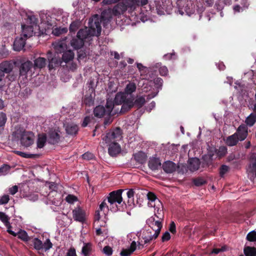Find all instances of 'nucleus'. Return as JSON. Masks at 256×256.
Returning a JSON list of instances; mask_svg holds the SVG:
<instances>
[{"label": "nucleus", "mask_w": 256, "mask_h": 256, "mask_svg": "<svg viewBox=\"0 0 256 256\" xmlns=\"http://www.w3.org/2000/svg\"><path fill=\"white\" fill-rule=\"evenodd\" d=\"M88 26V30L86 28L80 29L78 31L76 37L72 40L70 45L74 49L80 48L84 46V40L89 36H99L100 35L102 27H100L98 20H96L94 22L92 20H89Z\"/></svg>", "instance_id": "f257e3e1"}, {"label": "nucleus", "mask_w": 256, "mask_h": 256, "mask_svg": "<svg viewBox=\"0 0 256 256\" xmlns=\"http://www.w3.org/2000/svg\"><path fill=\"white\" fill-rule=\"evenodd\" d=\"M116 104L122 105L120 112L125 114L130 110L133 107L137 108H141L146 102L145 98L143 96H138L134 100V98L126 97L125 94H116L115 96Z\"/></svg>", "instance_id": "f03ea898"}, {"label": "nucleus", "mask_w": 256, "mask_h": 256, "mask_svg": "<svg viewBox=\"0 0 256 256\" xmlns=\"http://www.w3.org/2000/svg\"><path fill=\"white\" fill-rule=\"evenodd\" d=\"M124 190V189H119L110 192L108 196V201L110 204V208L114 212H124V206H122L123 198L122 193Z\"/></svg>", "instance_id": "7ed1b4c3"}, {"label": "nucleus", "mask_w": 256, "mask_h": 256, "mask_svg": "<svg viewBox=\"0 0 256 256\" xmlns=\"http://www.w3.org/2000/svg\"><path fill=\"white\" fill-rule=\"evenodd\" d=\"M118 104L115 102V98L114 100L112 99L108 98L106 106L99 105L96 106L94 110V114L96 117L102 118L104 116H114L116 114L118 113V110L113 112V110L116 106Z\"/></svg>", "instance_id": "20e7f679"}, {"label": "nucleus", "mask_w": 256, "mask_h": 256, "mask_svg": "<svg viewBox=\"0 0 256 256\" xmlns=\"http://www.w3.org/2000/svg\"><path fill=\"white\" fill-rule=\"evenodd\" d=\"M12 136L16 138L20 139L22 146L28 147L34 143V134L32 132H26L23 128H19L12 133Z\"/></svg>", "instance_id": "39448f33"}, {"label": "nucleus", "mask_w": 256, "mask_h": 256, "mask_svg": "<svg viewBox=\"0 0 256 256\" xmlns=\"http://www.w3.org/2000/svg\"><path fill=\"white\" fill-rule=\"evenodd\" d=\"M122 130L120 128L118 127L114 129H111L105 135H104L102 140L106 143L112 142H117L120 140L122 138Z\"/></svg>", "instance_id": "423d86ee"}, {"label": "nucleus", "mask_w": 256, "mask_h": 256, "mask_svg": "<svg viewBox=\"0 0 256 256\" xmlns=\"http://www.w3.org/2000/svg\"><path fill=\"white\" fill-rule=\"evenodd\" d=\"M136 8L134 2H120L117 4L112 8V13L114 16H118L123 14L128 8L130 10H134Z\"/></svg>", "instance_id": "0eeeda50"}, {"label": "nucleus", "mask_w": 256, "mask_h": 256, "mask_svg": "<svg viewBox=\"0 0 256 256\" xmlns=\"http://www.w3.org/2000/svg\"><path fill=\"white\" fill-rule=\"evenodd\" d=\"M146 224L155 232L154 237H158L162 227V218L154 214L146 220Z\"/></svg>", "instance_id": "6e6552de"}, {"label": "nucleus", "mask_w": 256, "mask_h": 256, "mask_svg": "<svg viewBox=\"0 0 256 256\" xmlns=\"http://www.w3.org/2000/svg\"><path fill=\"white\" fill-rule=\"evenodd\" d=\"M155 6H150V10L152 12H156L158 15H164L165 12L169 13L171 9V4L168 6L166 2L163 1H154Z\"/></svg>", "instance_id": "1a4fd4ad"}, {"label": "nucleus", "mask_w": 256, "mask_h": 256, "mask_svg": "<svg viewBox=\"0 0 256 256\" xmlns=\"http://www.w3.org/2000/svg\"><path fill=\"white\" fill-rule=\"evenodd\" d=\"M14 64V62L12 60H6L0 64V90L5 85V82L3 81L4 72H8L12 70Z\"/></svg>", "instance_id": "9d476101"}, {"label": "nucleus", "mask_w": 256, "mask_h": 256, "mask_svg": "<svg viewBox=\"0 0 256 256\" xmlns=\"http://www.w3.org/2000/svg\"><path fill=\"white\" fill-rule=\"evenodd\" d=\"M134 194L135 191L132 188L129 189L127 192L126 195L128 200L126 202V203L125 202L123 201L122 204V206H124V211H125L126 210H130L136 206V204L134 202Z\"/></svg>", "instance_id": "9b49d317"}, {"label": "nucleus", "mask_w": 256, "mask_h": 256, "mask_svg": "<svg viewBox=\"0 0 256 256\" xmlns=\"http://www.w3.org/2000/svg\"><path fill=\"white\" fill-rule=\"evenodd\" d=\"M112 19V14L110 10H104L101 14L100 18L98 14H96L93 18H90L89 20H93L94 22L98 20L100 22V26H101V22L103 23L104 26L109 23Z\"/></svg>", "instance_id": "f8f14e48"}, {"label": "nucleus", "mask_w": 256, "mask_h": 256, "mask_svg": "<svg viewBox=\"0 0 256 256\" xmlns=\"http://www.w3.org/2000/svg\"><path fill=\"white\" fill-rule=\"evenodd\" d=\"M32 68H33V63L30 60H27L22 63L19 68L20 76H24L27 78V74L28 72H32Z\"/></svg>", "instance_id": "ddd939ff"}, {"label": "nucleus", "mask_w": 256, "mask_h": 256, "mask_svg": "<svg viewBox=\"0 0 256 256\" xmlns=\"http://www.w3.org/2000/svg\"><path fill=\"white\" fill-rule=\"evenodd\" d=\"M73 218L74 220L84 222L86 220V211L80 206H78L72 210Z\"/></svg>", "instance_id": "4468645a"}, {"label": "nucleus", "mask_w": 256, "mask_h": 256, "mask_svg": "<svg viewBox=\"0 0 256 256\" xmlns=\"http://www.w3.org/2000/svg\"><path fill=\"white\" fill-rule=\"evenodd\" d=\"M136 66L140 72L142 79L150 80L152 78V74L150 72V68L144 66L141 63H136Z\"/></svg>", "instance_id": "2eb2a0df"}, {"label": "nucleus", "mask_w": 256, "mask_h": 256, "mask_svg": "<svg viewBox=\"0 0 256 256\" xmlns=\"http://www.w3.org/2000/svg\"><path fill=\"white\" fill-rule=\"evenodd\" d=\"M48 140L49 144H55L60 141V136L56 130H50L48 133Z\"/></svg>", "instance_id": "dca6fc26"}, {"label": "nucleus", "mask_w": 256, "mask_h": 256, "mask_svg": "<svg viewBox=\"0 0 256 256\" xmlns=\"http://www.w3.org/2000/svg\"><path fill=\"white\" fill-rule=\"evenodd\" d=\"M10 218L4 212H0V220L4 224L5 226L7 228V232L13 236H16V234L14 231L12 230L10 228L12 226L10 222Z\"/></svg>", "instance_id": "f3484780"}, {"label": "nucleus", "mask_w": 256, "mask_h": 256, "mask_svg": "<svg viewBox=\"0 0 256 256\" xmlns=\"http://www.w3.org/2000/svg\"><path fill=\"white\" fill-rule=\"evenodd\" d=\"M54 48L56 54L64 53L67 50V44L65 40L55 42L52 43Z\"/></svg>", "instance_id": "a211bd4d"}, {"label": "nucleus", "mask_w": 256, "mask_h": 256, "mask_svg": "<svg viewBox=\"0 0 256 256\" xmlns=\"http://www.w3.org/2000/svg\"><path fill=\"white\" fill-rule=\"evenodd\" d=\"M234 134H236L240 141L244 140L248 136V128L244 124L240 125Z\"/></svg>", "instance_id": "6ab92c4d"}, {"label": "nucleus", "mask_w": 256, "mask_h": 256, "mask_svg": "<svg viewBox=\"0 0 256 256\" xmlns=\"http://www.w3.org/2000/svg\"><path fill=\"white\" fill-rule=\"evenodd\" d=\"M108 148V152L112 156H116L120 152L121 148L120 145L117 142H110Z\"/></svg>", "instance_id": "aec40b11"}, {"label": "nucleus", "mask_w": 256, "mask_h": 256, "mask_svg": "<svg viewBox=\"0 0 256 256\" xmlns=\"http://www.w3.org/2000/svg\"><path fill=\"white\" fill-rule=\"evenodd\" d=\"M94 252V246L91 242H84L81 251L83 256H90Z\"/></svg>", "instance_id": "412c9836"}, {"label": "nucleus", "mask_w": 256, "mask_h": 256, "mask_svg": "<svg viewBox=\"0 0 256 256\" xmlns=\"http://www.w3.org/2000/svg\"><path fill=\"white\" fill-rule=\"evenodd\" d=\"M48 68L50 70L54 69L60 66L62 63L61 58L56 56V55L54 56L51 58H48Z\"/></svg>", "instance_id": "4be33fe9"}, {"label": "nucleus", "mask_w": 256, "mask_h": 256, "mask_svg": "<svg viewBox=\"0 0 256 256\" xmlns=\"http://www.w3.org/2000/svg\"><path fill=\"white\" fill-rule=\"evenodd\" d=\"M22 36L16 38L14 42V50L16 51H20L24 46L26 44V40Z\"/></svg>", "instance_id": "5701e85b"}, {"label": "nucleus", "mask_w": 256, "mask_h": 256, "mask_svg": "<svg viewBox=\"0 0 256 256\" xmlns=\"http://www.w3.org/2000/svg\"><path fill=\"white\" fill-rule=\"evenodd\" d=\"M162 167L166 173L170 174L176 170V166L175 163L172 161H167L163 164Z\"/></svg>", "instance_id": "b1692460"}, {"label": "nucleus", "mask_w": 256, "mask_h": 256, "mask_svg": "<svg viewBox=\"0 0 256 256\" xmlns=\"http://www.w3.org/2000/svg\"><path fill=\"white\" fill-rule=\"evenodd\" d=\"M47 64L46 58L42 57H38L34 60L33 64V68L36 69H42L46 67Z\"/></svg>", "instance_id": "393cba45"}, {"label": "nucleus", "mask_w": 256, "mask_h": 256, "mask_svg": "<svg viewBox=\"0 0 256 256\" xmlns=\"http://www.w3.org/2000/svg\"><path fill=\"white\" fill-rule=\"evenodd\" d=\"M136 84L134 83L130 82L126 86L124 90V92H120L118 94H125L126 97L127 98H132V96L131 94L136 91Z\"/></svg>", "instance_id": "a878e982"}, {"label": "nucleus", "mask_w": 256, "mask_h": 256, "mask_svg": "<svg viewBox=\"0 0 256 256\" xmlns=\"http://www.w3.org/2000/svg\"><path fill=\"white\" fill-rule=\"evenodd\" d=\"M161 162L159 158H150L148 166L149 168L152 170H156L161 166Z\"/></svg>", "instance_id": "bb28decb"}, {"label": "nucleus", "mask_w": 256, "mask_h": 256, "mask_svg": "<svg viewBox=\"0 0 256 256\" xmlns=\"http://www.w3.org/2000/svg\"><path fill=\"white\" fill-rule=\"evenodd\" d=\"M22 36L26 38H30L32 36L34 28L32 26H26L23 24L22 26Z\"/></svg>", "instance_id": "cd10ccee"}, {"label": "nucleus", "mask_w": 256, "mask_h": 256, "mask_svg": "<svg viewBox=\"0 0 256 256\" xmlns=\"http://www.w3.org/2000/svg\"><path fill=\"white\" fill-rule=\"evenodd\" d=\"M200 164V160L196 158L190 159L188 162V168L192 172L198 170Z\"/></svg>", "instance_id": "c85d7f7f"}, {"label": "nucleus", "mask_w": 256, "mask_h": 256, "mask_svg": "<svg viewBox=\"0 0 256 256\" xmlns=\"http://www.w3.org/2000/svg\"><path fill=\"white\" fill-rule=\"evenodd\" d=\"M134 160L139 164H143L147 160V156L144 152L140 151L134 154Z\"/></svg>", "instance_id": "c756f323"}, {"label": "nucleus", "mask_w": 256, "mask_h": 256, "mask_svg": "<svg viewBox=\"0 0 256 256\" xmlns=\"http://www.w3.org/2000/svg\"><path fill=\"white\" fill-rule=\"evenodd\" d=\"M79 128L77 124H68L66 127V130L68 134L76 136L78 131Z\"/></svg>", "instance_id": "7c9ffc66"}, {"label": "nucleus", "mask_w": 256, "mask_h": 256, "mask_svg": "<svg viewBox=\"0 0 256 256\" xmlns=\"http://www.w3.org/2000/svg\"><path fill=\"white\" fill-rule=\"evenodd\" d=\"M74 52L71 50H66L64 52L61 58L62 62H64L65 63H68L69 62L72 60L74 58Z\"/></svg>", "instance_id": "2f4dec72"}, {"label": "nucleus", "mask_w": 256, "mask_h": 256, "mask_svg": "<svg viewBox=\"0 0 256 256\" xmlns=\"http://www.w3.org/2000/svg\"><path fill=\"white\" fill-rule=\"evenodd\" d=\"M240 140L236 134H233L227 137L226 143L228 146H232L237 144Z\"/></svg>", "instance_id": "473e14b6"}, {"label": "nucleus", "mask_w": 256, "mask_h": 256, "mask_svg": "<svg viewBox=\"0 0 256 256\" xmlns=\"http://www.w3.org/2000/svg\"><path fill=\"white\" fill-rule=\"evenodd\" d=\"M47 136L46 134H38L37 140V146L38 148H42L46 143Z\"/></svg>", "instance_id": "72a5a7b5"}, {"label": "nucleus", "mask_w": 256, "mask_h": 256, "mask_svg": "<svg viewBox=\"0 0 256 256\" xmlns=\"http://www.w3.org/2000/svg\"><path fill=\"white\" fill-rule=\"evenodd\" d=\"M214 154H204L202 158V165L203 166H208L210 164H212V156Z\"/></svg>", "instance_id": "f704fd0d"}, {"label": "nucleus", "mask_w": 256, "mask_h": 256, "mask_svg": "<svg viewBox=\"0 0 256 256\" xmlns=\"http://www.w3.org/2000/svg\"><path fill=\"white\" fill-rule=\"evenodd\" d=\"M5 74H7L6 79L8 82V84H10V82L15 81L18 78V73L13 70V69L10 70L8 72H4Z\"/></svg>", "instance_id": "c9c22d12"}, {"label": "nucleus", "mask_w": 256, "mask_h": 256, "mask_svg": "<svg viewBox=\"0 0 256 256\" xmlns=\"http://www.w3.org/2000/svg\"><path fill=\"white\" fill-rule=\"evenodd\" d=\"M155 236V232L154 234H152L151 232H148L146 230V232L143 234V239L144 240V243L148 244L150 243L152 240H156L158 237Z\"/></svg>", "instance_id": "e433bc0d"}, {"label": "nucleus", "mask_w": 256, "mask_h": 256, "mask_svg": "<svg viewBox=\"0 0 256 256\" xmlns=\"http://www.w3.org/2000/svg\"><path fill=\"white\" fill-rule=\"evenodd\" d=\"M244 252L246 256H256V248L246 246L244 248Z\"/></svg>", "instance_id": "4c0bfd02"}, {"label": "nucleus", "mask_w": 256, "mask_h": 256, "mask_svg": "<svg viewBox=\"0 0 256 256\" xmlns=\"http://www.w3.org/2000/svg\"><path fill=\"white\" fill-rule=\"evenodd\" d=\"M32 245L34 246V248L37 250H42V242L38 238H36L32 240Z\"/></svg>", "instance_id": "58836bf2"}, {"label": "nucleus", "mask_w": 256, "mask_h": 256, "mask_svg": "<svg viewBox=\"0 0 256 256\" xmlns=\"http://www.w3.org/2000/svg\"><path fill=\"white\" fill-rule=\"evenodd\" d=\"M18 238L23 240L24 242H28L30 240V238L28 235L27 232L20 230L18 233H16Z\"/></svg>", "instance_id": "ea45409f"}, {"label": "nucleus", "mask_w": 256, "mask_h": 256, "mask_svg": "<svg viewBox=\"0 0 256 256\" xmlns=\"http://www.w3.org/2000/svg\"><path fill=\"white\" fill-rule=\"evenodd\" d=\"M256 122V115L251 114L246 120V123L247 126H252Z\"/></svg>", "instance_id": "a19ab883"}, {"label": "nucleus", "mask_w": 256, "mask_h": 256, "mask_svg": "<svg viewBox=\"0 0 256 256\" xmlns=\"http://www.w3.org/2000/svg\"><path fill=\"white\" fill-rule=\"evenodd\" d=\"M227 148L225 146H221L216 150L217 156L220 158L224 156L227 153Z\"/></svg>", "instance_id": "79ce46f5"}, {"label": "nucleus", "mask_w": 256, "mask_h": 256, "mask_svg": "<svg viewBox=\"0 0 256 256\" xmlns=\"http://www.w3.org/2000/svg\"><path fill=\"white\" fill-rule=\"evenodd\" d=\"M83 102L86 106H90L93 105L94 100L91 94L90 96L86 95L84 97Z\"/></svg>", "instance_id": "37998d69"}, {"label": "nucleus", "mask_w": 256, "mask_h": 256, "mask_svg": "<svg viewBox=\"0 0 256 256\" xmlns=\"http://www.w3.org/2000/svg\"><path fill=\"white\" fill-rule=\"evenodd\" d=\"M10 169V166L8 164H3L0 168V176L7 174Z\"/></svg>", "instance_id": "c03bdc74"}, {"label": "nucleus", "mask_w": 256, "mask_h": 256, "mask_svg": "<svg viewBox=\"0 0 256 256\" xmlns=\"http://www.w3.org/2000/svg\"><path fill=\"white\" fill-rule=\"evenodd\" d=\"M68 29L66 28H56L52 30V34L56 36H59L60 34L66 33Z\"/></svg>", "instance_id": "a18cd8bd"}, {"label": "nucleus", "mask_w": 256, "mask_h": 256, "mask_svg": "<svg viewBox=\"0 0 256 256\" xmlns=\"http://www.w3.org/2000/svg\"><path fill=\"white\" fill-rule=\"evenodd\" d=\"M80 26V24L78 22L74 21L72 22L70 26L69 30L70 32H75L78 30Z\"/></svg>", "instance_id": "49530a36"}, {"label": "nucleus", "mask_w": 256, "mask_h": 256, "mask_svg": "<svg viewBox=\"0 0 256 256\" xmlns=\"http://www.w3.org/2000/svg\"><path fill=\"white\" fill-rule=\"evenodd\" d=\"M229 167L225 164H222L219 168V174L220 177L224 176L229 170Z\"/></svg>", "instance_id": "de8ad7c7"}, {"label": "nucleus", "mask_w": 256, "mask_h": 256, "mask_svg": "<svg viewBox=\"0 0 256 256\" xmlns=\"http://www.w3.org/2000/svg\"><path fill=\"white\" fill-rule=\"evenodd\" d=\"M193 182L196 186H200L204 184L206 182L202 178H198L193 180Z\"/></svg>", "instance_id": "09e8293b"}, {"label": "nucleus", "mask_w": 256, "mask_h": 256, "mask_svg": "<svg viewBox=\"0 0 256 256\" xmlns=\"http://www.w3.org/2000/svg\"><path fill=\"white\" fill-rule=\"evenodd\" d=\"M246 240L250 242H256V232L253 230L247 234Z\"/></svg>", "instance_id": "8fccbe9b"}, {"label": "nucleus", "mask_w": 256, "mask_h": 256, "mask_svg": "<svg viewBox=\"0 0 256 256\" xmlns=\"http://www.w3.org/2000/svg\"><path fill=\"white\" fill-rule=\"evenodd\" d=\"M87 56V52L85 50H80L78 51V60H82Z\"/></svg>", "instance_id": "3c124183"}, {"label": "nucleus", "mask_w": 256, "mask_h": 256, "mask_svg": "<svg viewBox=\"0 0 256 256\" xmlns=\"http://www.w3.org/2000/svg\"><path fill=\"white\" fill-rule=\"evenodd\" d=\"M16 154L25 158H34L36 156V154H26L20 151H16Z\"/></svg>", "instance_id": "603ef678"}, {"label": "nucleus", "mask_w": 256, "mask_h": 256, "mask_svg": "<svg viewBox=\"0 0 256 256\" xmlns=\"http://www.w3.org/2000/svg\"><path fill=\"white\" fill-rule=\"evenodd\" d=\"M52 246V244L51 242L50 239H47L44 243H42V250H44L46 251L50 250Z\"/></svg>", "instance_id": "864d4df0"}, {"label": "nucleus", "mask_w": 256, "mask_h": 256, "mask_svg": "<svg viewBox=\"0 0 256 256\" xmlns=\"http://www.w3.org/2000/svg\"><path fill=\"white\" fill-rule=\"evenodd\" d=\"M112 252L113 250L112 248L108 246H105L102 250V252L106 256H110L112 254Z\"/></svg>", "instance_id": "5fc2aeb1"}, {"label": "nucleus", "mask_w": 256, "mask_h": 256, "mask_svg": "<svg viewBox=\"0 0 256 256\" xmlns=\"http://www.w3.org/2000/svg\"><path fill=\"white\" fill-rule=\"evenodd\" d=\"M66 200L70 204H72L78 200V198L74 195L68 194L66 198Z\"/></svg>", "instance_id": "6e6d98bb"}, {"label": "nucleus", "mask_w": 256, "mask_h": 256, "mask_svg": "<svg viewBox=\"0 0 256 256\" xmlns=\"http://www.w3.org/2000/svg\"><path fill=\"white\" fill-rule=\"evenodd\" d=\"M154 83L158 89H161L163 84V80L160 78H156L154 79Z\"/></svg>", "instance_id": "4d7b16f0"}, {"label": "nucleus", "mask_w": 256, "mask_h": 256, "mask_svg": "<svg viewBox=\"0 0 256 256\" xmlns=\"http://www.w3.org/2000/svg\"><path fill=\"white\" fill-rule=\"evenodd\" d=\"M92 119V117L90 116H86L84 118L82 122V128L86 127L88 124L91 122Z\"/></svg>", "instance_id": "13d9d810"}, {"label": "nucleus", "mask_w": 256, "mask_h": 256, "mask_svg": "<svg viewBox=\"0 0 256 256\" xmlns=\"http://www.w3.org/2000/svg\"><path fill=\"white\" fill-rule=\"evenodd\" d=\"M168 69L166 66H160V65L159 72L162 76H166L168 74Z\"/></svg>", "instance_id": "bf43d9fd"}, {"label": "nucleus", "mask_w": 256, "mask_h": 256, "mask_svg": "<svg viewBox=\"0 0 256 256\" xmlns=\"http://www.w3.org/2000/svg\"><path fill=\"white\" fill-rule=\"evenodd\" d=\"M6 120V114L2 112H0V126H2L4 125Z\"/></svg>", "instance_id": "052dcab7"}, {"label": "nucleus", "mask_w": 256, "mask_h": 256, "mask_svg": "<svg viewBox=\"0 0 256 256\" xmlns=\"http://www.w3.org/2000/svg\"><path fill=\"white\" fill-rule=\"evenodd\" d=\"M10 200L9 196L4 194L0 198V205L7 204Z\"/></svg>", "instance_id": "680f3d73"}, {"label": "nucleus", "mask_w": 256, "mask_h": 256, "mask_svg": "<svg viewBox=\"0 0 256 256\" xmlns=\"http://www.w3.org/2000/svg\"><path fill=\"white\" fill-rule=\"evenodd\" d=\"M82 157L84 160H90L93 159L94 155L90 152H86L82 155Z\"/></svg>", "instance_id": "e2e57ef3"}, {"label": "nucleus", "mask_w": 256, "mask_h": 256, "mask_svg": "<svg viewBox=\"0 0 256 256\" xmlns=\"http://www.w3.org/2000/svg\"><path fill=\"white\" fill-rule=\"evenodd\" d=\"M147 197L148 199L152 202H154L157 199L156 194L154 192H150L148 193Z\"/></svg>", "instance_id": "0e129e2a"}, {"label": "nucleus", "mask_w": 256, "mask_h": 256, "mask_svg": "<svg viewBox=\"0 0 256 256\" xmlns=\"http://www.w3.org/2000/svg\"><path fill=\"white\" fill-rule=\"evenodd\" d=\"M28 20L31 26L36 25L38 22V19L34 16H28Z\"/></svg>", "instance_id": "69168bd1"}, {"label": "nucleus", "mask_w": 256, "mask_h": 256, "mask_svg": "<svg viewBox=\"0 0 256 256\" xmlns=\"http://www.w3.org/2000/svg\"><path fill=\"white\" fill-rule=\"evenodd\" d=\"M132 252L128 249H122L120 252L121 256H130Z\"/></svg>", "instance_id": "338daca9"}, {"label": "nucleus", "mask_w": 256, "mask_h": 256, "mask_svg": "<svg viewBox=\"0 0 256 256\" xmlns=\"http://www.w3.org/2000/svg\"><path fill=\"white\" fill-rule=\"evenodd\" d=\"M170 238V235L169 232H166L163 234L162 237V242H166Z\"/></svg>", "instance_id": "774afa93"}]
</instances>
